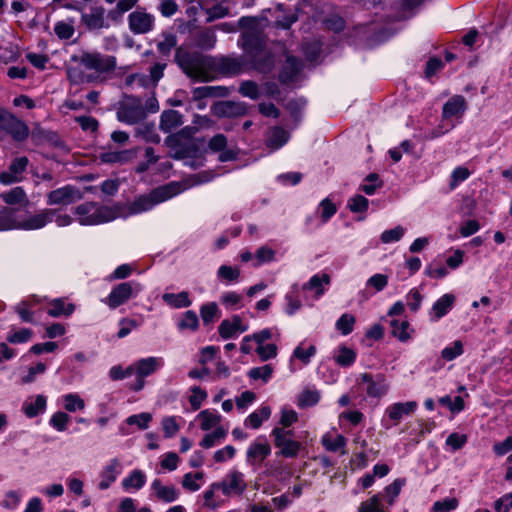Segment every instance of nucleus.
Wrapping results in <instances>:
<instances>
[{
  "label": "nucleus",
  "mask_w": 512,
  "mask_h": 512,
  "mask_svg": "<svg viewBox=\"0 0 512 512\" xmlns=\"http://www.w3.org/2000/svg\"><path fill=\"white\" fill-rule=\"evenodd\" d=\"M72 61L77 62L79 66L68 68L67 75L69 80L75 84L102 81L103 76L113 72L117 66L115 56L96 51L72 56Z\"/></svg>",
  "instance_id": "f257e3e1"
},
{
  "label": "nucleus",
  "mask_w": 512,
  "mask_h": 512,
  "mask_svg": "<svg viewBox=\"0 0 512 512\" xmlns=\"http://www.w3.org/2000/svg\"><path fill=\"white\" fill-rule=\"evenodd\" d=\"M175 62L183 73L192 80L200 82H209L214 80V57L212 56L204 55L196 51H189L183 47H178L175 52Z\"/></svg>",
  "instance_id": "f03ea898"
},
{
  "label": "nucleus",
  "mask_w": 512,
  "mask_h": 512,
  "mask_svg": "<svg viewBox=\"0 0 512 512\" xmlns=\"http://www.w3.org/2000/svg\"><path fill=\"white\" fill-rule=\"evenodd\" d=\"M53 221L58 227H67L73 223V218L66 213H60L58 209L44 208L36 213L27 212L21 215L20 230H39Z\"/></svg>",
  "instance_id": "7ed1b4c3"
},
{
  "label": "nucleus",
  "mask_w": 512,
  "mask_h": 512,
  "mask_svg": "<svg viewBox=\"0 0 512 512\" xmlns=\"http://www.w3.org/2000/svg\"><path fill=\"white\" fill-rule=\"evenodd\" d=\"M77 221L82 226H94L110 222L120 216L116 207L100 205L97 202H85L74 208Z\"/></svg>",
  "instance_id": "20e7f679"
},
{
  "label": "nucleus",
  "mask_w": 512,
  "mask_h": 512,
  "mask_svg": "<svg viewBox=\"0 0 512 512\" xmlns=\"http://www.w3.org/2000/svg\"><path fill=\"white\" fill-rule=\"evenodd\" d=\"M147 116V110L143 106L142 100L135 96H125L118 105L116 111L117 120L128 124L135 125L143 121Z\"/></svg>",
  "instance_id": "39448f33"
},
{
  "label": "nucleus",
  "mask_w": 512,
  "mask_h": 512,
  "mask_svg": "<svg viewBox=\"0 0 512 512\" xmlns=\"http://www.w3.org/2000/svg\"><path fill=\"white\" fill-rule=\"evenodd\" d=\"M143 290V285L137 281L122 282L114 286L103 302L111 309L126 303L129 299L135 298Z\"/></svg>",
  "instance_id": "423d86ee"
},
{
  "label": "nucleus",
  "mask_w": 512,
  "mask_h": 512,
  "mask_svg": "<svg viewBox=\"0 0 512 512\" xmlns=\"http://www.w3.org/2000/svg\"><path fill=\"white\" fill-rule=\"evenodd\" d=\"M0 130L5 131L19 142L29 136V128L25 122L3 108H0Z\"/></svg>",
  "instance_id": "0eeeda50"
},
{
  "label": "nucleus",
  "mask_w": 512,
  "mask_h": 512,
  "mask_svg": "<svg viewBox=\"0 0 512 512\" xmlns=\"http://www.w3.org/2000/svg\"><path fill=\"white\" fill-rule=\"evenodd\" d=\"M83 193L73 185H65L46 194L49 206H69L83 199Z\"/></svg>",
  "instance_id": "6e6552de"
},
{
  "label": "nucleus",
  "mask_w": 512,
  "mask_h": 512,
  "mask_svg": "<svg viewBox=\"0 0 512 512\" xmlns=\"http://www.w3.org/2000/svg\"><path fill=\"white\" fill-rule=\"evenodd\" d=\"M285 429L274 427L271 435L274 437V445L279 448V454L286 458L297 457L302 444L292 438H285Z\"/></svg>",
  "instance_id": "1a4fd4ad"
},
{
  "label": "nucleus",
  "mask_w": 512,
  "mask_h": 512,
  "mask_svg": "<svg viewBox=\"0 0 512 512\" xmlns=\"http://www.w3.org/2000/svg\"><path fill=\"white\" fill-rule=\"evenodd\" d=\"M248 70V63L244 57H229L223 56L219 58L214 57L213 62V76L218 71L223 74L237 75L243 71Z\"/></svg>",
  "instance_id": "9d476101"
},
{
  "label": "nucleus",
  "mask_w": 512,
  "mask_h": 512,
  "mask_svg": "<svg viewBox=\"0 0 512 512\" xmlns=\"http://www.w3.org/2000/svg\"><path fill=\"white\" fill-rule=\"evenodd\" d=\"M248 70L253 69L262 74L270 73L275 67V56L267 47L247 57Z\"/></svg>",
  "instance_id": "9b49d317"
},
{
  "label": "nucleus",
  "mask_w": 512,
  "mask_h": 512,
  "mask_svg": "<svg viewBox=\"0 0 512 512\" xmlns=\"http://www.w3.org/2000/svg\"><path fill=\"white\" fill-rule=\"evenodd\" d=\"M208 148L213 153H219L220 162L234 161L238 158V148L228 147V140L224 134L214 135L208 142Z\"/></svg>",
  "instance_id": "f8f14e48"
},
{
  "label": "nucleus",
  "mask_w": 512,
  "mask_h": 512,
  "mask_svg": "<svg viewBox=\"0 0 512 512\" xmlns=\"http://www.w3.org/2000/svg\"><path fill=\"white\" fill-rule=\"evenodd\" d=\"M359 384H365L366 394L373 398H380L384 396L389 389L386 378L382 374L373 376L369 373H363L359 377Z\"/></svg>",
  "instance_id": "ddd939ff"
},
{
  "label": "nucleus",
  "mask_w": 512,
  "mask_h": 512,
  "mask_svg": "<svg viewBox=\"0 0 512 512\" xmlns=\"http://www.w3.org/2000/svg\"><path fill=\"white\" fill-rule=\"evenodd\" d=\"M218 484L225 496L241 495L247 488L244 474L237 470L230 471Z\"/></svg>",
  "instance_id": "4468645a"
},
{
  "label": "nucleus",
  "mask_w": 512,
  "mask_h": 512,
  "mask_svg": "<svg viewBox=\"0 0 512 512\" xmlns=\"http://www.w3.org/2000/svg\"><path fill=\"white\" fill-rule=\"evenodd\" d=\"M29 160L25 156L15 158L6 171L0 173V183L10 185L22 180V174L28 166Z\"/></svg>",
  "instance_id": "2eb2a0df"
},
{
  "label": "nucleus",
  "mask_w": 512,
  "mask_h": 512,
  "mask_svg": "<svg viewBox=\"0 0 512 512\" xmlns=\"http://www.w3.org/2000/svg\"><path fill=\"white\" fill-rule=\"evenodd\" d=\"M417 407L416 401L397 402L386 408L385 415L393 426H397L405 416L412 415Z\"/></svg>",
  "instance_id": "dca6fc26"
},
{
  "label": "nucleus",
  "mask_w": 512,
  "mask_h": 512,
  "mask_svg": "<svg viewBox=\"0 0 512 512\" xmlns=\"http://www.w3.org/2000/svg\"><path fill=\"white\" fill-rule=\"evenodd\" d=\"M129 28L135 34H145L152 30L154 17L142 10H136L129 15Z\"/></svg>",
  "instance_id": "f3484780"
},
{
  "label": "nucleus",
  "mask_w": 512,
  "mask_h": 512,
  "mask_svg": "<svg viewBox=\"0 0 512 512\" xmlns=\"http://www.w3.org/2000/svg\"><path fill=\"white\" fill-rule=\"evenodd\" d=\"M187 186L180 182H169L153 189L150 194L155 205L167 201L186 190Z\"/></svg>",
  "instance_id": "a211bd4d"
},
{
  "label": "nucleus",
  "mask_w": 512,
  "mask_h": 512,
  "mask_svg": "<svg viewBox=\"0 0 512 512\" xmlns=\"http://www.w3.org/2000/svg\"><path fill=\"white\" fill-rule=\"evenodd\" d=\"M271 453V447L263 438L250 444L246 452V460L250 465L262 462Z\"/></svg>",
  "instance_id": "6ab92c4d"
},
{
  "label": "nucleus",
  "mask_w": 512,
  "mask_h": 512,
  "mask_svg": "<svg viewBox=\"0 0 512 512\" xmlns=\"http://www.w3.org/2000/svg\"><path fill=\"white\" fill-rule=\"evenodd\" d=\"M248 330V325L242 322L239 315H234L231 319L223 320L218 326V333L223 339H230L238 333Z\"/></svg>",
  "instance_id": "aec40b11"
},
{
  "label": "nucleus",
  "mask_w": 512,
  "mask_h": 512,
  "mask_svg": "<svg viewBox=\"0 0 512 512\" xmlns=\"http://www.w3.org/2000/svg\"><path fill=\"white\" fill-rule=\"evenodd\" d=\"M266 47L265 40L258 30H247L242 34V48L246 58Z\"/></svg>",
  "instance_id": "412c9836"
},
{
  "label": "nucleus",
  "mask_w": 512,
  "mask_h": 512,
  "mask_svg": "<svg viewBox=\"0 0 512 512\" xmlns=\"http://www.w3.org/2000/svg\"><path fill=\"white\" fill-rule=\"evenodd\" d=\"M167 67L166 62H155L149 68V74H140L136 73L138 78V84L142 87H152L155 88L160 81V79L164 76V71Z\"/></svg>",
  "instance_id": "4be33fe9"
},
{
  "label": "nucleus",
  "mask_w": 512,
  "mask_h": 512,
  "mask_svg": "<svg viewBox=\"0 0 512 512\" xmlns=\"http://www.w3.org/2000/svg\"><path fill=\"white\" fill-rule=\"evenodd\" d=\"M81 21L89 30H100L107 26L105 22V9L102 6H95L88 13H82Z\"/></svg>",
  "instance_id": "5701e85b"
},
{
  "label": "nucleus",
  "mask_w": 512,
  "mask_h": 512,
  "mask_svg": "<svg viewBox=\"0 0 512 512\" xmlns=\"http://www.w3.org/2000/svg\"><path fill=\"white\" fill-rule=\"evenodd\" d=\"M214 112L220 117H238L246 114L247 105L244 102L223 101L214 107Z\"/></svg>",
  "instance_id": "b1692460"
},
{
  "label": "nucleus",
  "mask_w": 512,
  "mask_h": 512,
  "mask_svg": "<svg viewBox=\"0 0 512 512\" xmlns=\"http://www.w3.org/2000/svg\"><path fill=\"white\" fill-rule=\"evenodd\" d=\"M455 296L451 293L441 296L432 306L430 320L437 322L444 317L454 306Z\"/></svg>",
  "instance_id": "393cba45"
},
{
  "label": "nucleus",
  "mask_w": 512,
  "mask_h": 512,
  "mask_svg": "<svg viewBox=\"0 0 512 512\" xmlns=\"http://www.w3.org/2000/svg\"><path fill=\"white\" fill-rule=\"evenodd\" d=\"M302 69V62L293 57L287 56L284 65L279 73V81L283 84L293 82Z\"/></svg>",
  "instance_id": "a878e982"
},
{
  "label": "nucleus",
  "mask_w": 512,
  "mask_h": 512,
  "mask_svg": "<svg viewBox=\"0 0 512 512\" xmlns=\"http://www.w3.org/2000/svg\"><path fill=\"white\" fill-rule=\"evenodd\" d=\"M21 214L11 207L0 209V231L20 230Z\"/></svg>",
  "instance_id": "bb28decb"
},
{
  "label": "nucleus",
  "mask_w": 512,
  "mask_h": 512,
  "mask_svg": "<svg viewBox=\"0 0 512 512\" xmlns=\"http://www.w3.org/2000/svg\"><path fill=\"white\" fill-rule=\"evenodd\" d=\"M467 109V103L462 95H454L443 105L442 117L462 116Z\"/></svg>",
  "instance_id": "cd10ccee"
},
{
  "label": "nucleus",
  "mask_w": 512,
  "mask_h": 512,
  "mask_svg": "<svg viewBox=\"0 0 512 512\" xmlns=\"http://www.w3.org/2000/svg\"><path fill=\"white\" fill-rule=\"evenodd\" d=\"M164 365L161 357H147L137 360V378L144 379L155 373Z\"/></svg>",
  "instance_id": "c85d7f7f"
},
{
  "label": "nucleus",
  "mask_w": 512,
  "mask_h": 512,
  "mask_svg": "<svg viewBox=\"0 0 512 512\" xmlns=\"http://www.w3.org/2000/svg\"><path fill=\"white\" fill-rule=\"evenodd\" d=\"M134 137L139 138L147 143L157 144L161 138L156 132L154 123L141 121L136 124Z\"/></svg>",
  "instance_id": "c756f323"
},
{
  "label": "nucleus",
  "mask_w": 512,
  "mask_h": 512,
  "mask_svg": "<svg viewBox=\"0 0 512 512\" xmlns=\"http://www.w3.org/2000/svg\"><path fill=\"white\" fill-rule=\"evenodd\" d=\"M119 468L120 462L118 459L114 458L109 461L101 472V480L98 484L99 489L106 490L110 487L120 473Z\"/></svg>",
  "instance_id": "7c9ffc66"
},
{
  "label": "nucleus",
  "mask_w": 512,
  "mask_h": 512,
  "mask_svg": "<svg viewBox=\"0 0 512 512\" xmlns=\"http://www.w3.org/2000/svg\"><path fill=\"white\" fill-rule=\"evenodd\" d=\"M151 488L158 500L170 503L179 497V491L173 485H163L160 479L153 480Z\"/></svg>",
  "instance_id": "2f4dec72"
},
{
  "label": "nucleus",
  "mask_w": 512,
  "mask_h": 512,
  "mask_svg": "<svg viewBox=\"0 0 512 512\" xmlns=\"http://www.w3.org/2000/svg\"><path fill=\"white\" fill-rule=\"evenodd\" d=\"M182 117L176 110H165L161 114L159 127L163 132L169 133L182 125Z\"/></svg>",
  "instance_id": "473e14b6"
},
{
  "label": "nucleus",
  "mask_w": 512,
  "mask_h": 512,
  "mask_svg": "<svg viewBox=\"0 0 512 512\" xmlns=\"http://www.w3.org/2000/svg\"><path fill=\"white\" fill-rule=\"evenodd\" d=\"M75 310L72 303H67L63 298H57L49 302L47 307V314L51 317L70 316Z\"/></svg>",
  "instance_id": "72a5a7b5"
},
{
  "label": "nucleus",
  "mask_w": 512,
  "mask_h": 512,
  "mask_svg": "<svg viewBox=\"0 0 512 512\" xmlns=\"http://www.w3.org/2000/svg\"><path fill=\"white\" fill-rule=\"evenodd\" d=\"M46 397L37 395L34 399L26 400L22 410L28 418H34L46 410Z\"/></svg>",
  "instance_id": "f704fd0d"
},
{
  "label": "nucleus",
  "mask_w": 512,
  "mask_h": 512,
  "mask_svg": "<svg viewBox=\"0 0 512 512\" xmlns=\"http://www.w3.org/2000/svg\"><path fill=\"white\" fill-rule=\"evenodd\" d=\"M271 416V408L269 406H261L259 409L252 412L244 420V425L247 428L258 429L262 423L268 420Z\"/></svg>",
  "instance_id": "c9c22d12"
},
{
  "label": "nucleus",
  "mask_w": 512,
  "mask_h": 512,
  "mask_svg": "<svg viewBox=\"0 0 512 512\" xmlns=\"http://www.w3.org/2000/svg\"><path fill=\"white\" fill-rule=\"evenodd\" d=\"M331 277L327 273L321 275L316 274L310 278V280L303 285V290L315 291L316 297L319 298L325 292V285H329Z\"/></svg>",
  "instance_id": "e433bc0d"
},
{
  "label": "nucleus",
  "mask_w": 512,
  "mask_h": 512,
  "mask_svg": "<svg viewBox=\"0 0 512 512\" xmlns=\"http://www.w3.org/2000/svg\"><path fill=\"white\" fill-rule=\"evenodd\" d=\"M289 140V133L282 127L272 128L266 138V145L272 149H279Z\"/></svg>",
  "instance_id": "4c0bfd02"
},
{
  "label": "nucleus",
  "mask_w": 512,
  "mask_h": 512,
  "mask_svg": "<svg viewBox=\"0 0 512 512\" xmlns=\"http://www.w3.org/2000/svg\"><path fill=\"white\" fill-rule=\"evenodd\" d=\"M155 206L151 194L140 195L132 203L128 205V214H140L151 210Z\"/></svg>",
  "instance_id": "58836bf2"
},
{
  "label": "nucleus",
  "mask_w": 512,
  "mask_h": 512,
  "mask_svg": "<svg viewBox=\"0 0 512 512\" xmlns=\"http://www.w3.org/2000/svg\"><path fill=\"white\" fill-rule=\"evenodd\" d=\"M391 333L401 342H406L411 338V332L413 329L410 328V323L407 320L393 319L390 322Z\"/></svg>",
  "instance_id": "ea45409f"
},
{
  "label": "nucleus",
  "mask_w": 512,
  "mask_h": 512,
  "mask_svg": "<svg viewBox=\"0 0 512 512\" xmlns=\"http://www.w3.org/2000/svg\"><path fill=\"white\" fill-rule=\"evenodd\" d=\"M162 300L172 308H187L191 305V300L189 298V294L186 291H182L178 294L174 293H164L162 295Z\"/></svg>",
  "instance_id": "a19ab883"
},
{
  "label": "nucleus",
  "mask_w": 512,
  "mask_h": 512,
  "mask_svg": "<svg viewBox=\"0 0 512 512\" xmlns=\"http://www.w3.org/2000/svg\"><path fill=\"white\" fill-rule=\"evenodd\" d=\"M0 197L7 205H26L29 202L26 192L19 186L2 193Z\"/></svg>",
  "instance_id": "79ce46f5"
},
{
  "label": "nucleus",
  "mask_w": 512,
  "mask_h": 512,
  "mask_svg": "<svg viewBox=\"0 0 512 512\" xmlns=\"http://www.w3.org/2000/svg\"><path fill=\"white\" fill-rule=\"evenodd\" d=\"M217 38L213 28H206L199 31L195 36V44L205 50L215 47Z\"/></svg>",
  "instance_id": "37998d69"
},
{
  "label": "nucleus",
  "mask_w": 512,
  "mask_h": 512,
  "mask_svg": "<svg viewBox=\"0 0 512 512\" xmlns=\"http://www.w3.org/2000/svg\"><path fill=\"white\" fill-rule=\"evenodd\" d=\"M137 153V149L124 150L119 152H105L101 155V160L105 163H125L132 160Z\"/></svg>",
  "instance_id": "c03bdc74"
},
{
  "label": "nucleus",
  "mask_w": 512,
  "mask_h": 512,
  "mask_svg": "<svg viewBox=\"0 0 512 512\" xmlns=\"http://www.w3.org/2000/svg\"><path fill=\"white\" fill-rule=\"evenodd\" d=\"M346 442V438L341 434H338L335 438H333L330 434L327 433L322 437L321 440V443L326 450L330 452H337L341 450L342 454H346V450L344 449Z\"/></svg>",
  "instance_id": "a18cd8bd"
},
{
  "label": "nucleus",
  "mask_w": 512,
  "mask_h": 512,
  "mask_svg": "<svg viewBox=\"0 0 512 512\" xmlns=\"http://www.w3.org/2000/svg\"><path fill=\"white\" fill-rule=\"evenodd\" d=\"M146 483V476L141 470H133L122 480V486L125 490L141 489Z\"/></svg>",
  "instance_id": "49530a36"
},
{
  "label": "nucleus",
  "mask_w": 512,
  "mask_h": 512,
  "mask_svg": "<svg viewBox=\"0 0 512 512\" xmlns=\"http://www.w3.org/2000/svg\"><path fill=\"white\" fill-rule=\"evenodd\" d=\"M197 418L201 421L200 427L204 431H208L216 427L221 422V415L208 409L201 411Z\"/></svg>",
  "instance_id": "de8ad7c7"
},
{
  "label": "nucleus",
  "mask_w": 512,
  "mask_h": 512,
  "mask_svg": "<svg viewBox=\"0 0 512 512\" xmlns=\"http://www.w3.org/2000/svg\"><path fill=\"white\" fill-rule=\"evenodd\" d=\"M227 89L222 86H202L197 87L193 91L195 98L202 99L215 96H225Z\"/></svg>",
  "instance_id": "09e8293b"
},
{
  "label": "nucleus",
  "mask_w": 512,
  "mask_h": 512,
  "mask_svg": "<svg viewBox=\"0 0 512 512\" xmlns=\"http://www.w3.org/2000/svg\"><path fill=\"white\" fill-rule=\"evenodd\" d=\"M63 406L68 412H76L77 410H83L86 404L77 393H69L63 396Z\"/></svg>",
  "instance_id": "8fccbe9b"
},
{
  "label": "nucleus",
  "mask_w": 512,
  "mask_h": 512,
  "mask_svg": "<svg viewBox=\"0 0 512 512\" xmlns=\"http://www.w3.org/2000/svg\"><path fill=\"white\" fill-rule=\"evenodd\" d=\"M274 368L271 364H266L260 367H254L249 370L248 376L253 380H262L268 382L273 374Z\"/></svg>",
  "instance_id": "3c124183"
},
{
  "label": "nucleus",
  "mask_w": 512,
  "mask_h": 512,
  "mask_svg": "<svg viewBox=\"0 0 512 512\" xmlns=\"http://www.w3.org/2000/svg\"><path fill=\"white\" fill-rule=\"evenodd\" d=\"M238 91L243 97H247L252 100H256L260 96L259 86L255 81L252 80L242 81Z\"/></svg>",
  "instance_id": "603ef678"
},
{
  "label": "nucleus",
  "mask_w": 512,
  "mask_h": 512,
  "mask_svg": "<svg viewBox=\"0 0 512 512\" xmlns=\"http://www.w3.org/2000/svg\"><path fill=\"white\" fill-rule=\"evenodd\" d=\"M380 187H382V181L379 179V175L370 173L365 177L360 189L367 195H373Z\"/></svg>",
  "instance_id": "864d4df0"
},
{
  "label": "nucleus",
  "mask_w": 512,
  "mask_h": 512,
  "mask_svg": "<svg viewBox=\"0 0 512 512\" xmlns=\"http://www.w3.org/2000/svg\"><path fill=\"white\" fill-rule=\"evenodd\" d=\"M54 32L56 36L61 40H68L70 39L74 33L75 28L73 21L66 22V21H59L54 26Z\"/></svg>",
  "instance_id": "5fc2aeb1"
},
{
  "label": "nucleus",
  "mask_w": 512,
  "mask_h": 512,
  "mask_svg": "<svg viewBox=\"0 0 512 512\" xmlns=\"http://www.w3.org/2000/svg\"><path fill=\"white\" fill-rule=\"evenodd\" d=\"M355 359L356 353L354 352V350L346 346L340 347L339 353L335 357L336 363L343 367L351 366L355 362Z\"/></svg>",
  "instance_id": "6e6d98bb"
},
{
  "label": "nucleus",
  "mask_w": 512,
  "mask_h": 512,
  "mask_svg": "<svg viewBox=\"0 0 512 512\" xmlns=\"http://www.w3.org/2000/svg\"><path fill=\"white\" fill-rule=\"evenodd\" d=\"M320 400V394L316 390H304L298 398V406L301 408L316 405Z\"/></svg>",
  "instance_id": "4d7b16f0"
},
{
  "label": "nucleus",
  "mask_w": 512,
  "mask_h": 512,
  "mask_svg": "<svg viewBox=\"0 0 512 512\" xmlns=\"http://www.w3.org/2000/svg\"><path fill=\"white\" fill-rule=\"evenodd\" d=\"M347 206L353 213H363L367 211L369 201L362 195H355L348 200Z\"/></svg>",
  "instance_id": "13d9d810"
},
{
  "label": "nucleus",
  "mask_w": 512,
  "mask_h": 512,
  "mask_svg": "<svg viewBox=\"0 0 512 512\" xmlns=\"http://www.w3.org/2000/svg\"><path fill=\"white\" fill-rule=\"evenodd\" d=\"M198 325L199 320L197 314L192 310H188L184 313L183 318L178 323V328L181 330H196Z\"/></svg>",
  "instance_id": "bf43d9fd"
},
{
  "label": "nucleus",
  "mask_w": 512,
  "mask_h": 512,
  "mask_svg": "<svg viewBox=\"0 0 512 512\" xmlns=\"http://www.w3.org/2000/svg\"><path fill=\"white\" fill-rule=\"evenodd\" d=\"M355 317L351 314H343L336 322V328L343 335H348L353 331L355 324Z\"/></svg>",
  "instance_id": "052dcab7"
},
{
  "label": "nucleus",
  "mask_w": 512,
  "mask_h": 512,
  "mask_svg": "<svg viewBox=\"0 0 512 512\" xmlns=\"http://www.w3.org/2000/svg\"><path fill=\"white\" fill-rule=\"evenodd\" d=\"M470 174L471 172L469 171L468 168L464 166L456 167L451 173V180L449 184L450 189H455L459 185V183L468 179Z\"/></svg>",
  "instance_id": "680f3d73"
},
{
  "label": "nucleus",
  "mask_w": 512,
  "mask_h": 512,
  "mask_svg": "<svg viewBox=\"0 0 512 512\" xmlns=\"http://www.w3.org/2000/svg\"><path fill=\"white\" fill-rule=\"evenodd\" d=\"M274 259L275 251L268 246H261L256 251V262L254 263V266L258 267L264 263L272 262Z\"/></svg>",
  "instance_id": "e2e57ef3"
},
{
  "label": "nucleus",
  "mask_w": 512,
  "mask_h": 512,
  "mask_svg": "<svg viewBox=\"0 0 512 512\" xmlns=\"http://www.w3.org/2000/svg\"><path fill=\"white\" fill-rule=\"evenodd\" d=\"M32 331L28 328H22L18 331L8 333L7 341L12 344H21L28 342L32 337Z\"/></svg>",
  "instance_id": "0e129e2a"
},
{
  "label": "nucleus",
  "mask_w": 512,
  "mask_h": 512,
  "mask_svg": "<svg viewBox=\"0 0 512 512\" xmlns=\"http://www.w3.org/2000/svg\"><path fill=\"white\" fill-rule=\"evenodd\" d=\"M461 354H463V344L460 340L454 341L451 346H447L441 351V356L446 361H452Z\"/></svg>",
  "instance_id": "69168bd1"
},
{
  "label": "nucleus",
  "mask_w": 512,
  "mask_h": 512,
  "mask_svg": "<svg viewBox=\"0 0 512 512\" xmlns=\"http://www.w3.org/2000/svg\"><path fill=\"white\" fill-rule=\"evenodd\" d=\"M403 485L404 480L396 479L384 489V496L387 498L389 505L394 503L395 499L400 494Z\"/></svg>",
  "instance_id": "338daca9"
},
{
  "label": "nucleus",
  "mask_w": 512,
  "mask_h": 512,
  "mask_svg": "<svg viewBox=\"0 0 512 512\" xmlns=\"http://www.w3.org/2000/svg\"><path fill=\"white\" fill-rule=\"evenodd\" d=\"M218 312V305L215 302H209L200 308V315L205 324L211 323L218 315Z\"/></svg>",
  "instance_id": "774afa93"
}]
</instances>
